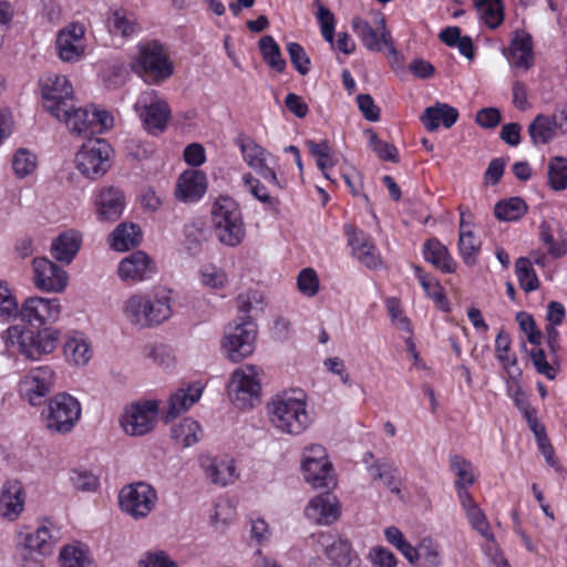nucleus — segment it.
<instances>
[{
	"instance_id": "f257e3e1",
	"label": "nucleus",
	"mask_w": 567,
	"mask_h": 567,
	"mask_svg": "<svg viewBox=\"0 0 567 567\" xmlns=\"http://www.w3.org/2000/svg\"><path fill=\"white\" fill-rule=\"evenodd\" d=\"M266 409L271 425L281 433L299 435L311 424L306 396L300 391L275 395Z\"/></svg>"
},
{
	"instance_id": "f03ea898",
	"label": "nucleus",
	"mask_w": 567,
	"mask_h": 567,
	"mask_svg": "<svg viewBox=\"0 0 567 567\" xmlns=\"http://www.w3.org/2000/svg\"><path fill=\"white\" fill-rule=\"evenodd\" d=\"M60 331L45 327L34 332L22 324L10 326L4 336L9 351L18 352L29 360H40L42 355L52 353L58 346Z\"/></svg>"
},
{
	"instance_id": "7ed1b4c3",
	"label": "nucleus",
	"mask_w": 567,
	"mask_h": 567,
	"mask_svg": "<svg viewBox=\"0 0 567 567\" xmlns=\"http://www.w3.org/2000/svg\"><path fill=\"white\" fill-rule=\"evenodd\" d=\"M123 315L131 324L138 328L159 324L172 316L169 291L161 290L154 296L132 295L124 301Z\"/></svg>"
},
{
	"instance_id": "20e7f679",
	"label": "nucleus",
	"mask_w": 567,
	"mask_h": 567,
	"mask_svg": "<svg viewBox=\"0 0 567 567\" xmlns=\"http://www.w3.org/2000/svg\"><path fill=\"white\" fill-rule=\"evenodd\" d=\"M212 227L218 240L226 246L239 245L246 234L239 205L228 196H219L212 206Z\"/></svg>"
},
{
	"instance_id": "39448f33",
	"label": "nucleus",
	"mask_w": 567,
	"mask_h": 567,
	"mask_svg": "<svg viewBox=\"0 0 567 567\" xmlns=\"http://www.w3.org/2000/svg\"><path fill=\"white\" fill-rule=\"evenodd\" d=\"M262 370L252 364L236 369L228 382V396L241 410L252 409L260 402Z\"/></svg>"
},
{
	"instance_id": "423d86ee",
	"label": "nucleus",
	"mask_w": 567,
	"mask_h": 567,
	"mask_svg": "<svg viewBox=\"0 0 567 567\" xmlns=\"http://www.w3.org/2000/svg\"><path fill=\"white\" fill-rule=\"evenodd\" d=\"M45 426L53 433L70 432L81 416V406L73 396L60 393L52 398L42 412Z\"/></svg>"
},
{
	"instance_id": "0eeeda50",
	"label": "nucleus",
	"mask_w": 567,
	"mask_h": 567,
	"mask_svg": "<svg viewBox=\"0 0 567 567\" xmlns=\"http://www.w3.org/2000/svg\"><path fill=\"white\" fill-rule=\"evenodd\" d=\"M157 503V493L153 486L137 482L122 487L118 494V504L122 512L134 519L145 518Z\"/></svg>"
},
{
	"instance_id": "6e6552de",
	"label": "nucleus",
	"mask_w": 567,
	"mask_h": 567,
	"mask_svg": "<svg viewBox=\"0 0 567 567\" xmlns=\"http://www.w3.org/2000/svg\"><path fill=\"white\" fill-rule=\"evenodd\" d=\"M112 148L104 140H90L76 153V168L87 178H99L110 168Z\"/></svg>"
},
{
	"instance_id": "1a4fd4ad",
	"label": "nucleus",
	"mask_w": 567,
	"mask_h": 567,
	"mask_svg": "<svg viewBox=\"0 0 567 567\" xmlns=\"http://www.w3.org/2000/svg\"><path fill=\"white\" fill-rule=\"evenodd\" d=\"M134 109L150 134L157 135L166 130L171 118V109L166 101L158 99L154 90L143 92Z\"/></svg>"
},
{
	"instance_id": "9d476101",
	"label": "nucleus",
	"mask_w": 567,
	"mask_h": 567,
	"mask_svg": "<svg viewBox=\"0 0 567 567\" xmlns=\"http://www.w3.org/2000/svg\"><path fill=\"white\" fill-rule=\"evenodd\" d=\"M137 68L154 83L168 79L174 71L164 47L156 40L140 47Z\"/></svg>"
},
{
	"instance_id": "9b49d317",
	"label": "nucleus",
	"mask_w": 567,
	"mask_h": 567,
	"mask_svg": "<svg viewBox=\"0 0 567 567\" xmlns=\"http://www.w3.org/2000/svg\"><path fill=\"white\" fill-rule=\"evenodd\" d=\"M157 416V401H140L124 409L121 416V426L131 436H142L154 429Z\"/></svg>"
},
{
	"instance_id": "f8f14e48",
	"label": "nucleus",
	"mask_w": 567,
	"mask_h": 567,
	"mask_svg": "<svg viewBox=\"0 0 567 567\" xmlns=\"http://www.w3.org/2000/svg\"><path fill=\"white\" fill-rule=\"evenodd\" d=\"M351 24L363 47L369 51L380 52L383 48H388L390 54H396V50L394 48L391 33L386 28L383 14H375L374 28L368 21L359 17L353 18Z\"/></svg>"
},
{
	"instance_id": "ddd939ff",
	"label": "nucleus",
	"mask_w": 567,
	"mask_h": 567,
	"mask_svg": "<svg viewBox=\"0 0 567 567\" xmlns=\"http://www.w3.org/2000/svg\"><path fill=\"white\" fill-rule=\"evenodd\" d=\"M256 336V324L249 317L243 318V321L230 328L225 336L223 348L227 358L233 362H239L250 355L255 349Z\"/></svg>"
},
{
	"instance_id": "4468645a",
	"label": "nucleus",
	"mask_w": 567,
	"mask_h": 567,
	"mask_svg": "<svg viewBox=\"0 0 567 567\" xmlns=\"http://www.w3.org/2000/svg\"><path fill=\"white\" fill-rule=\"evenodd\" d=\"M61 315V303L58 298L29 297L20 309L18 318L31 327H41L56 322Z\"/></svg>"
},
{
	"instance_id": "2eb2a0df",
	"label": "nucleus",
	"mask_w": 567,
	"mask_h": 567,
	"mask_svg": "<svg viewBox=\"0 0 567 567\" xmlns=\"http://www.w3.org/2000/svg\"><path fill=\"white\" fill-rule=\"evenodd\" d=\"M41 92L45 111L58 120L61 110L73 102V87L64 75H47L41 82Z\"/></svg>"
},
{
	"instance_id": "dca6fc26",
	"label": "nucleus",
	"mask_w": 567,
	"mask_h": 567,
	"mask_svg": "<svg viewBox=\"0 0 567 567\" xmlns=\"http://www.w3.org/2000/svg\"><path fill=\"white\" fill-rule=\"evenodd\" d=\"M235 143L239 147L245 163L250 168L256 171L264 179L274 186L278 188L284 187L274 168L267 164V158L270 154L266 148L257 144L251 137L245 135H239Z\"/></svg>"
},
{
	"instance_id": "f3484780",
	"label": "nucleus",
	"mask_w": 567,
	"mask_h": 567,
	"mask_svg": "<svg viewBox=\"0 0 567 567\" xmlns=\"http://www.w3.org/2000/svg\"><path fill=\"white\" fill-rule=\"evenodd\" d=\"M54 379V371L51 367L41 365L34 368L21 380V393L30 404L38 405L41 399L50 393Z\"/></svg>"
},
{
	"instance_id": "a211bd4d",
	"label": "nucleus",
	"mask_w": 567,
	"mask_h": 567,
	"mask_svg": "<svg viewBox=\"0 0 567 567\" xmlns=\"http://www.w3.org/2000/svg\"><path fill=\"white\" fill-rule=\"evenodd\" d=\"M34 285L43 291L61 292L68 285V274L45 257L33 259Z\"/></svg>"
},
{
	"instance_id": "6ab92c4d",
	"label": "nucleus",
	"mask_w": 567,
	"mask_h": 567,
	"mask_svg": "<svg viewBox=\"0 0 567 567\" xmlns=\"http://www.w3.org/2000/svg\"><path fill=\"white\" fill-rule=\"evenodd\" d=\"M85 29L80 23H71L60 30L56 37L58 55L63 62L79 61L85 50Z\"/></svg>"
},
{
	"instance_id": "aec40b11",
	"label": "nucleus",
	"mask_w": 567,
	"mask_h": 567,
	"mask_svg": "<svg viewBox=\"0 0 567 567\" xmlns=\"http://www.w3.org/2000/svg\"><path fill=\"white\" fill-rule=\"evenodd\" d=\"M318 543L328 559L337 567H360V558L348 539L331 534H320Z\"/></svg>"
},
{
	"instance_id": "412c9836",
	"label": "nucleus",
	"mask_w": 567,
	"mask_h": 567,
	"mask_svg": "<svg viewBox=\"0 0 567 567\" xmlns=\"http://www.w3.org/2000/svg\"><path fill=\"white\" fill-rule=\"evenodd\" d=\"M341 514V505L338 498L330 494H320L308 503L305 508L306 517L318 525H331Z\"/></svg>"
},
{
	"instance_id": "4be33fe9",
	"label": "nucleus",
	"mask_w": 567,
	"mask_h": 567,
	"mask_svg": "<svg viewBox=\"0 0 567 567\" xmlns=\"http://www.w3.org/2000/svg\"><path fill=\"white\" fill-rule=\"evenodd\" d=\"M25 492L18 481H8L0 493V517L8 522L17 520L25 505Z\"/></svg>"
},
{
	"instance_id": "5701e85b",
	"label": "nucleus",
	"mask_w": 567,
	"mask_h": 567,
	"mask_svg": "<svg viewBox=\"0 0 567 567\" xmlns=\"http://www.w3.org/2000/svg\"><path fill=\"white\" fill-rule=\"evenodd\" d=\"M156 268L150 257L142 250L134 251L124 258L117 269V274L125 281H142L151 278Z\"/></svg>"
},
{
	"instance_id": "b1692460",
	"label": "nucleus",
	"mask_w": 567,
	"mask_h": 567,
	"mask_svg": "<svg viewBox=\"0 0 567 567\" xmlns=\"http://www.w3.org/2000/svg\"><path fill=\"white\" fill-rule=\"evenodd\" d=\"M207 190V177L197 169L185 171L177 179L175 197L179 202L194 203L199 200Z\"/></svg>"
},
{
	"instance_id": "393cba45",
	"label": "nucleus",
	"mask_w": 567,
	"mask_h": 567,
	"mask_svg": "<svg viewBox=\"0 0 567 567\" xmlns=\"http://www.w3.org/2000/svg\"><path fill=\"white\" fill-rule=\"evenodd\" d=\"M125 197L123 193L113 186L104 187L96 200V215L99 220L113 223L123 214Z\"/></svg>"
},
{
	"instance_id": "a878e982",
	"label": "nucleus",
	"mask_w": 567,
	"mask_h": 567,
	"mask_svg": "<svg viewBox=\"0 0 567 567\" xmlns=\"http://www.w3.org/2000/svg\"><path fill=\"white\" fill-rule=\"evenodd\" d=\"M199 465L206 478L215 485L226 486L236 480V467L231 460H221L210 455H202Z\"/></svg>"
},
{
	"instance_id": "bb28decb",
	"label": "nucleus",
	"mask_w": 567,
	"mask_h": 567,
	"mask_svg": "<svg viewBox=\"0 0 567 567\" xmlns=\"http://www.w3.org/2000/svg\"><path fill=\"white\" fill-rule=\"evenodd\" d=\"M349 244L355 258L368 268L375 269L382 265L381 256L373 240L362 231H347Z\"/></svg>"
},
{
	"instance_id": "cd10ccee",
	"label": "nucleus",
	"mask_w": 567,
	"mask_h": 567,
	"mask_svg": "<svg viewBox=\"0 0 567 567\" xmlns=\"http://www.w3.org/2000/svg\"><path fill=\"white\" fill-rule=\"evenodd\" d=\"M557 130L567 133L564 130V123L558 122L556 116L538 114L528 125L527 132L535 146L545 145L551 142L557 134Z\"/></svg>"
},
{
	"instance_id": "c85d7f7f",
	"label": "nucleus",
	"mask_w": 567,
	"mask_h": 567,
	"mask_svg": "<svg viewBox=\"0 0 567 567\" xmlns=\"http://www.w3.org/2000/svg\"><path fill=\"white\" fill-rule=\"evenodd\" d=\"M203 388L199 384H190L187 388L176 390L167 402L165 422L176 419L181 413L186 412L202 395Z\"/></svg>"
},
{
	"instance_id": "c756f323",
	"label": "nucleus",
	"mask_w": 567,
	"mask_h": 567,
	"mask_svg": "<svg viewBox=\"0 0 567 567\" xmlns=\"http://www.w3.org/2000/svg\"><path fill=\"white\" fill-rule=\"evenodd\" d=\"M52 535L50 529L42 525L34 533L19 532L17 547L18 550L40 555H49L52 551Z\"/></svg>"
},
{
	"instance_id": "7c9ffc66",
	"label": "nucleus",
	"mask_w": 567,
	"mask_h": 567,
	"mask_svg": "<svg viewBox=\"0 0 567 567\" xmlns=\"http://www.w3.org/2000/svg\"><path fill=\"white\" fill-rule=\"evenodd\" d=\"M511 338L503 330L498 332L495 339V354L497 360L502 363L504 371L508 375V379L518 384L519 379L523 375V371L518 365V360L515 353L509 354Z\"/></svg>"
},
{
	"instance_id": "2f4dec72",
	"label": "nucleus",
	"mask_w": 567,
	"mask_h": 567,
	"mask_svg": "<svg viewBox=\"0 0 567 567\" xmlns=\"http://www.w3.org/2000/svg\"><path fill=\"white\" fill-rule=\"evenodd\" d=\"M458 118L455 107L437 102L434 106L426 107L421 116V122L427 131L434 132L442 123L444 127H452Z\"/></svg>"
},
{
	"instance_id": "473e14b6",
	"label": "nucleus",
	"mask_w": 567,
	"mask_h": 567,
	"mask_svg": "<svg viewBox=\"0 0 567 567\" xmlns=\"http://www.w3.org/2000/svg\"><path fill=\"white\" fill-rule=\"evenodd\" d=\"M512 66L528 70L534 63L533 42L529 34L517 33L512 40L507 54Z\"/></svg>"
},
{
	"instance_id": "72a5a7b5",
	"label": "nucleus",
	"mask_w": 567,
	"mask_h": 567,
	"mask_svg": "<svg viewBox=\"0 0 567 567\" xmlns=\"http://www.w3.org/2000/svg\"><path fill=\"white\" fill-rule=\"evenodd\" d=\"M96 115H92L87 109L78 107L75 109L73 102L61 110V118L68 126V128L78 135L85 134L86 132L93 133L94 118Z\"/></svg>"
},
{
	"instance_id": "f704fd0d",
	"label": "nucleus",
	"mask_w": 567,
	"mask_h": 567,
	"mask_svg": "<svg viewBox=\"0 0 567 567\" xmlns=\"http://www.w3.org/2000/svg\"><path fill=\"white\" fill-rule=\"evenodd\" d=\"M460 502L464 509L471 526L486 540H493V533L489 529V523L480 508L478 504L473 499L468 492H462Z\"/></svg>"
},
{
	"instance_id": "c9c22d12",
	"label": "nucleus",
	"mask_w": 567,
	"mask_h": 567,
	"mask_svg": "<svg viewBox=\"0 0 567 567\" xmlns=\"http://www.w3.org/2000/svg\"><path fill=\"white\" fill-rule=\"evenodd\" d=\"M81 236L73 230L59 235L51 244L52 256L61 262L70 264L81 247Z\"/></svg>"
},
{
	"instance_id": "e433bc0d",
	"label": "nucleus",
	"mask_w": 567,
	"mask_h": 567,
	"mask_svg": "<svg viewBox=\"0 0 567 567\" xmlns=\"http://www.w3.org/2000/svg\"><path fill=\"white\" fill-rule=\"evenodd\" d=\"M305 480L315 488H333L337 480L331 463H302Z\"/></svg>"
},
{
	"instance_id": "4c0bfd02",
	"label": "nucleus",
	"mask_w": 567,
	"mask_h": 567,
	"mask_svg": "<svg viewBox=\"0 0 567 567\" xmlns=\"http://www.w3.org/2000/svg\"><path fill=\"white\" fill-rule=\"evenodd\" d=\"M368 471L373 481H380L392 493L399 494L401 492L399 470L393 462L388 460L377 461L368 467Z\"/></svg>"
},
{
	"instance_id": "58836bf2",
	"label": "nucleus",
	"mask_w": 567,
	"mask_h": 567,
	"mask_svg": "<svg viewBox=\"0 0 567 567\" xmlns=\"http://www.w3.org/2000/svg\"><path fill=\"white\" fill-rule=\"evenodd\" d=\"M424 258L426 261L434 265L446 274L454 272L455 262L451 257L446 246L441 244L437 239H429L424 245Z\"/></svg>"
},
{
	"instance_id": "ea45409f",
	"label": "nucleus",
	"mask_w": 567,
	"mask_h": 567,
	"mask_svg": "<svg viewBox=\"0 0 567 567\" xmlns=\"http://www.w3.org/2000/svg\"><path fill=\"white\" fill-rule=\"evenodd\" d=\"M111 246L117 251H125L137 246L142 240V231L138 225L121 223L111 234Z\"/></svg>"
},
{
	"instance_id": "a19ab883",
	"label": "nucleus",
	"mask_w": 567,
	"mask_h": 567,
	"mask_svg": "<svg viewBox=\"0 0 567 567\" xmlns=\"http://www.w3.org/2000/svg\"><path fill=\"white\" fill-rule=\"evenodd\" d=\"M450 467L456 475L455 488L458 498L462 492H468L467 488L475 483L474 468L471 461L454 454L450 456Z\"/></svg>"
},
{
	"instance_id": "79ce46f5",
	"label": "nucleus",
	"mask_w": 567,
	"mask_h": 567,
	"mask_svg": "<svg viewBox=\"0 0 567 567\" xmlns=\"http://www.w3.org/2000/svg\"><path fill=\"white\" fill-rule=\"evenodd\" d=\"M203 437L200 424L186 417L172 429V439L183 447H189L198 443Z\"/></svg>"
},
{
	"instance_id": "37998d69",
	"label": "nucleus",
	"mask_w": 567,
	"mask_h": 567,
	"mask_svg": "<svg viewBox=\"0 0 567 567\" xmlns=\"http://www.w3.org/2000/svg\"><path fill=\"white\" fill-rule=\"evenodd\" d=\"M64 354L75 365H85L92 357L87 340L80 334L68 338L64 344Z\"/></svg>"
},
{
	"instance_id": "c03bdc74",
	"label": "nucleus",
	"mask_w": 567,
	"mask_h": 567,
	"mask_svg": "<svg viewBox=\"0 0 567 567\" xmlns=\"http://www.w3.org/2000/svg\"><path fill=\"white\" fill-rule=\"evenodd\" d=\"M529 357L536 371L546 377L548 380H554L560 369L558 355H547L539 346L534 347L529 351Z\"/></svg>"
},
{
	"instance_id": "a18cd8bd",
	"label": "nucleus",
	"mask_w": 567,
	"mask_h": 567,
	"mask_svg": "<svg viewBox=\"0 0 567 567\" xmlns=\"http://www.w3.org/2000/svg\"><path fill=\"white\" fill-rule=\"evenodd\" d=\"M480 18L491 29L498 28L504 20V7L502 0H474Z\"/></svg>"
},
{
	"instance_id": "49530a36",
	"label": "nucleus",
	"mask_w": 567,
	"mask_h": 567,
	"mask_svg": "<svg viewBox=\"0 0 567 567\" xmlns=\"http://www.w3.org/2000/svg\"><path fill=\"white\" fill-rule=\"evenodd\" d=\"M258 44L262 59L267 65L277 72H284L286 69V61L282 58L280 48L275 39L271 35H265L259 40Z\"/></svg>"
},
{
	"instance_id": "de8ad7c7",
	"label": "nucleus",
	"mask_w": 567,
	"mask_h": 567,
	"mask_svg": "<svg viewBox=\"0 0 567 567\" xmlns=\"http://www.w3.org/2000/svg\"><path fill=\"white\" fill-rule=\"evenodd\" d=\"M494 213L499 220L514 221L527 213V205L520 197H512L507 200L498 202L495 205Z\"/></svg>"
},
{
	"instance_id": "09e8293b",
	"label": "nucleus",
	"mask_w": 567,
	"mask_h": 567,
	"mask_svg": "<svg viewBox=\"0 0 567 567\" xmlns=\"http://www.w3.org/2000/svg\"><path fill=\"white\" fill-rule=\"evenodd\" d=\"M481 249V241L473 233V229L458 233V251L467 265L476 262V256Z\"/></svg>"
},
{
	"instance_id": "8fccbe9b",
	"label": "nucleus",
	"mask_w": 567,
	"mask_h": 567,
	"mask_svg": "<svg viewBox=\"0 0 567 567\" xmlns=\"http://www.w3.org/2000/svg\"><path fill=\"white\" fill-rule=\"evenodd\" d=\"M548 183L554 190L567 188V158L556 156L549 161Z\"/></svg>"
},
{
	"instance_id": "3c124183",
	"label": "nucleus",
	"mask_w": 567,
	"mask_h": 567,
	"mask_svg": "<svg viewBox=\"0 0 567 567\" xmlns=\"http://www.w3.org/2000/svg\"><path fill=\"white\" fill-rule=\"evenodd\" d=\"M515 270L519 286L524 291L530 292L538 288L539 280L529 259L524 257L518 258L515 264Z\"/></svg>"
},
{
	"instance_id": "603ef678",
	"label": "nucleus",
	"mask_w": 567,
	"mask_h": 567,
	"mask_svg": "<svg viewBox=\"0 0 567 567\" xmlns=\"http://www.w3.org/2000/svg\"><path fill=\"white\" fill-rule=\"evenodd\" d=\"M306 145L310 154L316 157L318 168L323 173L324 177L330 179L327 168L334 165V161L330 155V146L327 141L317 143L315 141H306Z\"/></svg>"
},
{
	"instance_id": "864d4df0",
	"label": "nucleus",
	"mask_w": 567,
	"mask_h": 567,
	"mask_svg": "<svg viewBox=\"0 0 567 567\" xmlns=\"http://www.w3.org/2000/svg\"><path fill=\"white\" fill-rule=\"evenodd\" d=\"M62 567H92L87 551L80 546H65L60 553Z\"/></svg>"
},
{
	"instance_id": "5fc2aeb1",
	"label": "nucleus",
	"mask_w": 567,
	"mask_h": 567,
	"mask_svg": "<svg viewBox=\"0 0 567 567\" xmlns=\"http://www.w3.org/2000/svg\"><path fill=\"white\" fill-rule=\"evenodd\" d=\"M37 156L27 148H19L12 159V167L18 177H27L37 168Z\"/></svg>"
},
{
	"instance_id": "6e6d98bb",
	"label": "nucleus",
	"mask_w": 567,
	"mask_h": 567,
	"mask_svg": "<svg viewBox=\"0 0 567 567\" xmlns=\"http://www.w3.org/2000/svg\"><path fill=\"white\" fill-rule=\"evenodd\" d=\"M417 567H441L437 545L431 539H423L417 546Z\"/></svg>"
},
{
	"instance_id": "4d7b16f0",
	"label": "nucleus",
	"mask_w": 567,
	"mask_h": 567,
	"mask_svg": "<svg viewBox=\"0 0 567 567\" xmlns=\"http://www.w3.org/2000/svg\"><path fill=\"white\" fill-rule=\"evenodd\" d=\"M19 309L18 301L8 285L0 281V319L9 321L18 318Z\"/></svg>"
},
{
	"instance_id": "13d9d810",
	"label": "nucleus",
	"mask_w": 567,
	"mask_h": 567,
	"mask_svg": "<svg viewBox=\"0 0 567 567\" xmlns=\"http://www.w3.org/2000/svg\"><path fill=\"white\" fill-rule=\"evenodd\" d=\"M365 134L369 136V146L381 159L392 163H396L399 161L398 150L393 144L381 141L372 130H368Z\"/></svg>"
},
{
	"instance_id": "bf43d9fd",
	"label": "nucleus",
	"mask_w": 567,
	"mask_h": 567,
	"mask_svg": "<svg viewBox=\"0 0 567 567\" xmlns=\"http://www.w3.org/2000/svg\"><path fill=\"white\" fill-rule=\"evenodd\" d=\"M200 278L204 286L212 289H220L228 281L226 272L215 265H206L200 269Z\"/></svg>"
},
{
	"instance_id": "052dcab7",
	"label": "nucleus",
	"mask_w": 567,
	"mask_h": 567,
	"mask_svg": "<svg viewBox=\"0 0 567 567\" xmlns=\"http://www.w3.org/2000/svg\"><path fill=\"white\" fill-rule=\"evenodd\" d=\"M287 51L295 69L301 75L308 74L310 71V59L305 49L297 42H289L287 44Z\"/></svg>"
},
{
	"instance_id": "680f3d73",
	"label": "nucleus",
	"mask_w": 567,
	"mask_h": 567,
	"mask_svg": "<svg viewBox=\"0 0 567 567\" xmlns=\"http://www.w3.org/2000/svg\"><path fill=\"white\" fill-rule=\"evenodd\" d=\"M516 320L520 330L525 332L528 342L535 347L540 346L543 333L536 328L534 318L529 313L520 311L516 315Z\"/></svg>"
},
{
	"instance_id": "e2e57ef3",
	"label": "nucleus",
	"mask_w": 567,
	"mask_h": 567,
	"mask_svg": "<svg viewBox=\"0 0 567 567\" xmlns=\"http://www.w3.org/2000/svg\"><path fill=\"white\" fill-rule=\"evenodd\" d=\"M318 6V10L316 12V18L318 19L321 33L324 40L329 43H333L334 38V16L333 13L323 4L316 1Z\"/></svg>"
},
{
	"instance_id": "0e129e2a",
	"label": "nucleus",
	"mask_w": 567,
	"mask_h": 567,
	"mask_svg": "<svg viewBox=\"0 0 567 567\" xmlns=\"http://www.w3.org/2000/svg\"><path fill=\"white\" fill-rule=\"evenodd\" d=\"M414 269L425 293L430 298H432L436 303L442 305L445 301V297L442 293V289L439 282L435 279L423 274L420 267L415 266Z\"/></svg>"
},
{
	"instance_id": "69168bd1",
	"label": "nucleus",
	"mask_w": 567,
	"mask_h": 567,
	"mask_svg": "<svg viewBox=\"0 0 567 567\" xmlns=\"http://www.w3.org/2000/svg\"><path fill=\"white\" fill-rule=\"evenodd\" d=\"M297 284L300 292L308 297H313L319 290L318 276L311 268H306L300 271Z\"/></svg>"
},
{
	"instance_id": "338daca9",
	"label": "nucleus",
	"mask_w": 567,
	"mask_h": 567,
	"mask_svg": "<svg viewBox=\"0 0 567 567\" xmlns=\"http://www.w3.org/2000/svg\"><path fill=\"white\" fill-rule=\"evenodd\" d=\"M110 21L112 23L113 32L120 33L123 37L132 35L136 30L135 21L128 19L123 11H114Z\"/></svg>"
},
{
	"instance_id": "774afa93",
	"label": "nucleus",
	"mask_w": 567,
	"mask_h": 567,
	"mask_svg": "<svg viewBox=\"0 0 567 567\" xmlns=\"http://www.w3.org/2000/svg\"><path fill=\"white\" fill-rule=\"evenodd\" d=\"M70 480L74 488L83 492L94 491L99 484L96 476L87 471H73Z\"/></svg>"
}]
</instances>
